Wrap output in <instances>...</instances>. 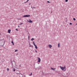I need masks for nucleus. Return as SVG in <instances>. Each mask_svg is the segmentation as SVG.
<instances>
[{
  "label": "nucleus",
  "mask_w": 77,
  "mask_h": 77,
  "mask_svg": "<svg viewBox=\"0 0 77 77\" xmlns=\"http://www.w3.org/2000/svg\"><path fill=\"white\" fill-rule=\"evenodd\" d=\"M60 69L62 70V71H66V67L65 66H64V67H62L61 66H60Z\"/></svg>",
  "instance_id": "1"
},
{
  "label": "nucleus",
  "mask_w": 77,
  "mask_h": 77,
  "mask_svg": "<svg viewBox=\"0 0 77 77\" xmlns=\"http://www.w3.org/2000/svg\"><path fill=\"white\" fill-rule=\"evenodd\" d=\"M30 17V15H24L23 17Z\"/></svg>",
  "instance_id": "2"
},
{
  "label": "nucleus",
  "mask_w": 77,
  "mask_h": 77,
  "mask_svg": "<svg viewBox=\"0 0 77 77\" xmlns=\"http://www.w3.org/2000/svg\"><path fill=\"white\" fill-rule=\"evenodd\" d=\"M33 44L34 46H35V47L36 49H38V47H37V46L35 45V42H33Z\"/></svg>",
  "instance_id": "3"
},
{
  "label": "nucleus",
  "mask_w": 77,
  "mask_h": 77,
  "mask_svg": "<svg viewBox=\"0 0 77 77\" xmlns=\"http://www.w3.org/2000/svg\"><path fill=\"white\" fill-rule=\"evenodd\" d=\"M37 59H38V62H41V58L39 57H37Z\"/></svg>",
  "instance_id": "4"
},
{
  "label": "nucleus",
  "mask_w": 77,
  "mask_h": 77,
  "mask_svg": "<svg viewBox=\"0 0 77 77\" xmlns=\"http://www.w3.org/2000/svg\"><path fill=\"white\" fill-rule=\"evenodd\" d=\"M29 21L28 20V22L29 23H33V21L31 20L30 19H29Z\"/></svg>",
  "instance_id": "5"
},
{
  "label": "nucleus",
  "mask_w": 77,
  "mask_h": 77,
  "mask_svg": "<svg viewBox=\"0 0 77 77\" xmlns=\"http://www.w3.org/2000/svg\"><path fill=\"white\" fill-rule=\"evenodd\" d=\"M48 46L49 47V48H51L52 47V46H51V45H48Z\"/></svg>",
  "instance_id": "6"
},
{
  "label": "nucleus",
  "mask_w": 77,
  "mask_h": 77,
  "mask_svg": "<svg viewBox=\"0 0 77 77\" xmlns=\"http://www.w3.org/2000/svg\"><path fill=\"white\" fill-rule=\"evenodd\" d=\"M11 29H9L8 31V33H11Z\"/></svg>",
  "instance_id": "7"
},
{
  "label": "nucleus",
  "mask_w": 77,
  "mask_h": 77,
  "mask_svg": "<svg viewBox=\"0 0 77 77\" xmlns=\"http://www.w3.org/2000/svg\"><path fill=\"white\" fill-rule=\"evenodd\" d=\"M60 43H58V48H60Z\"/></svg>",
  "instance_id": "8"
},
{
  "label": "nucleus",
  "mask_w": 77,
  "mask_h": 77,
  "mask_svg": "<svg viewBox=\"0 0 77 77\" xmlns=\"http://www.w3.org/2000/svg\"><path fill=\"white\" fill-rule=\"evenodd\" d=\"M31 41H33L34 40V38H32L31 39Z\"/></svg>",
  "instance_id": "9"
},
{
  "label": "nucleus",
  "mask_w": 77,
  "mask_h": 77,
  "mask_svg": "<svg viewBox=\"0 0 77 77\" xmlns=\"http://www.w3.org/2000/svg\"><path fill=\"white\" fill-rule=\"evenodd\" d=\"M32 75V73H31V74L29 75L30 76V75Z\"/></svg>",
  "instance_id": "10"
},
{
  "label": "nucleus",
  "mask_w": 77,
  "mask_h": 77,
  "mask_svg": "<svg viewBox=\"0 0 77 77\" xmlns=\"http://www.w3.org/2000/svg\"><path fill=\"white\" fill-rule=\"evenodd\" d=\"M51 69H52L53 70V69H53V68H51Z\"/></svg>",
  "instance_id": "11"
},
{
  "label": "nucleus",
  "mask_w": 77,
  "mask_h": 77,
  "mask_svg": "<svg viewBox=\"0 0 77 77\" xmlns=\"http://www.w3.org/2000/svg\"><path fill=\"white\" fill-rule=\"evenodd\" d=\"M23 24V23H20V24H19V25H21Z\"/></svg>",
  "instance_id": "12"
},
{
  "label": "nucleus",
  "mask_w": 77,
  "mask_h": 77,
  "mask_svg": "<svg viewBox=\"0 0 77 77\" xmlns=\"http://www.w3.org/2000/svg\"><path fill=\"white\" fill-rule=\"evenodd\" d=\"M29 38H30V36L28 35V38L29 39Z\"/></svg>",
  "instance_id": "13"
},
{
  "label": "nucleus",
  "mask_w": 77,
  "mask_h": 77,
  "mask_svg": "<svg viewBox=\"0 0 77 77\" xmlns=\"http://www.w3.org/2000/svg\"><path fill=\"white\" fill-rule=\"evenodd\" d=\"M18 51V50H16L15 51V52H16V51Z\"/></svg>",
  "instance_id": "14"
},
{
  "label": "nucleus",
  "mask_w": 77,
  "mask_h": 77,
  "mask_svg": "<svg viewBox=\"0 0 77 77\" xmlns=\"http://www.w3.org/2000/svg\"><path fill=\"white\" fill-rule=\"evenodd\" d=\"M68 2V0H65V2Z\"/></svg>",
  "instance_id": "15"
},
{
  "label": "nucleus",
  "mask_w": 77,
  "mask_h": 77,
  "mask_svg": "<svg viewBox=\"0 0 77 77\" xmlns=\"http://www.w3.org/2000/svg\"><path fill=\"white\" fill-rule=\"evenodd\" d=\"M73 20H75V18H73Z\"/></svg>",
  "instance_id": "16"
},
{
  "label": "nucleus",
  "mask_w": 77,
  "mask_h": 77,
  "mask_svg": "<svg viewBox=\"0 0 77 77\" xmlns=\"http://www.w3.org/2000/svg\"><path fill=\"white\" fill-rule=\"evenodd\" d=\"M31 47V45H30V44H29V47Z\"/></svg>",
  "instance_id": "17"
},
{
  "label": "nucleus",
  "mask_w": 77,
  "mask_h": 77,
  "mask_svg": "<svg viewBox=\"0 0 77 77\" xmlns=\"http://www.w3.org/2000/svg\"><path fill=\"white\" fill-rule=\"evenodd\" d=\"M29 0H27V1L26 2V3H27V2H29Z\"/></svg>",
  "instance_id": "18"
},
{
  "label": "nucleus",
  "mask_w": 77,
  "mask_h": 77,
  "mask_svg": "<svg viewBox=\"0 0 77 77\" xmlns=\"http://www.w3.org/2000/svg\"><path fill=\"white\" fill-rule=\"evenodd\" d=\"M11 43H12V44H13V43H14V42L12 41L11 42Z\"/></svg>",
  "instance_id": "19"
},
{
  "label": "nucleus",
  "mask_w": 77,
  "mask_h": 77,
  "mask_svg": "<svg viewBox=\"0 0 77 77\" xmlns=\"http://www.w3.org/2000/svg\"><path fill=\"white\" fill-rule=\"evenodd\" d=\"M16 30L17 31H18V29H16Z\"/></svg>",
  "instance_id": "20"
},
{
  "label": "nucleus",
  "mask_w": 77,
  "mask_h": 77,
  "mask_svg": "<svg viewBox=\"0 0 77 77\" xmlns=\"http://www.w3.org/2000/svg\"><path fill=\"white\" fill-rule=\"evenodd\" d=\"M14 71H15V69H14Z\"/></svg>",
  "instance_id": "21"
},
{
  "label": "nucleus",
  "mask_w": 77,
  "mask_h": 77,
  "mask_svg": "<svg viewBox=\"0 0 77 77\" xmlns=\"http://www.w3.org/2000/svg\"><path fill=\"white\" fill-rule=\"evenodd\" d=\"M9 70V69L8 68H7V71H8Z\"/></svg>",
  "instance_id": "22"
},
{
  "label": "nucleus",
  "mask_w": 77,
  "mask_h": 77,
  "mask_svg": "<svg viewBox=\"0 0 77 77\" xmlns=\"http://www.w3.org/2000/svg\"><path fill=\"white\" fill-rule=\"evenodd\" d=\"M47 2L48 3H50V2L49 1H48Z\"/></svg>",
  "instance_id": "23"
},
{
  "label": "nucleus",
  "mask_w": 77,
  "mask_h": 77,
  "mask_svg": "<svg viewBox=\"0 0 77 77\" xmlns=\"http://www.w3.org/2000/svg\"><path fill=\"white\" fill-rule=\"evenodd\" d=\"M70 25H71V24H72V23H70Z\"/></svg>",
  "instance_id": "24"
},
{
  "label": "nucleus",
  "mask_w": 77,
  "mask_h": 77,
  "mask_svg": "<svg viewBox=\"0 0 77 77\" xmlns=\"http://www.w3.org/2000/svg\"><path fill=\"white\" fill-rule=\"evenodd\" d=\"M35 52H36V53H37V51H36V50H35Z\"/></svg>",
  "instance_id": "25"
},
{
  "label": "nucleus",
  "mask_w": 77,
  "mask_h": 77,
  "mask_svg": "<svg viewBox=\"0 0 77 77\" xmlns=\"http://www.w3.org/2000/svg\"><path fill=\"white\" fill-rule=\"evenodd\" d=\"M20 67H21V65H20Z\"/></svg>",
  "instance_id": "26"
},
{
  "label": "nucleus",
  "mask_w": 77,
  "mask_h": 77,
  "mask_svg": "<svg viewBox=\"0 0 77 77\" xmlns=\"http://www.w3.org/2000/svg\"><path fill=\"white\" fill-rule=\"evenodd\" d=\"M13 45H14V43H13Z\"/></svg>",
  "instance_id": "27"
},
{
  "label": "nucleus",
  "mask_w": 77,
  "mask_h": 77,
  "mask_svg": "<svg viewBox=\"0 0 77 77\" xmlns=\"http://www.w3.org/2000/svg\"><path fill=\"white\" fill-rule=\"evenodd\" d=\"M33 8H36L35 7H33Z\"/></svg>",
  "instance_id": "28"
},
{
  "label": "nucleus",
  "mask_w": 77,
  "mask_h": 77,
  "mask_svg": "<svg viewBox=\"0 0 77 77\" xmlns=\"http://www.w3.org/2000/svg\"><path fill=\"white\" fill-rule=\"evenodd\" d=\"M18 27H20V26H18Z\"/></svg>",
  "instance_id": "29"
},
{
  "label": "nucleus",
  "mask_w": 77,
  "mask_h": 77,
  "mask_svg": "<svg viewBox=\"0 0 77 77\" xmlns=\"http://www.w3.org/2000/svg\"><path fill=\"white\" fill-rule=\"evenodd\" d=\"M76 25H77V23H76Z\"/></svg>",
  "instance_id": "30"
},
{
  "label": "nucleus",
  "mask_w": 77,
  "mask_h": 77,
  "mask_svg": "<svg viewBox=\"0 0 77 77\" xmlns=\"http://www.w3.org/2000/svg\"><path fill=\"white\" fill-rule=\"evenodd\" d=\"M51 13H52V11L51 12Z\"/></svg>",
  "instance_id": "31"
},
{
  "label": "nucleus",
  "mask_w": 77,
  "mask_h": 77,
  "mask_svg": "<svg viewBox=\"0 0 77 77\" xmlns=\"http://www.w3.org/2000/svg\"><path fill=\"white\" fill-rule=\"evenodd\" d=\"M31 8H32V7H31Z\"/></svg>",
  "instance_id": "32"
}]
</instances>
